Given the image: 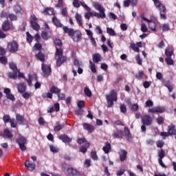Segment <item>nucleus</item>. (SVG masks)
I'll use <instances>...</instances> for the list:
<instances>
[{
  "label": "nucleus",
  "instance_id": "f257e3e1",
  "mask_svg": "<svg viewBox=\"0 0 176 176\" xmlns=\"http://www.w3.org/2000/svg\"><path fill=\"white\" fill-rule=\"evenodd\" d=\"M56 50L55 56L56 57H58L56 59V67H61L64 63H66L68 58L63 55V52L62 49L56 48Z\"/></svg>",
  "mask_w": 176,
  "mask_h": 176
},
{
  "label": "nucleus",
  "instance_id": "f03ea898",
  "mask_svg": "<svg viewBox=\"0 0 176 176\" xmlns=\"http://www.w3.org/2000/svg\"><path fill=\"white\" fill-rule=\"evenodd\" d=\"M153 123V118L148 114H146L142 117V126L141 130L143 133L146 131V126H152Z\"/></svg>",
  "mask_w": 176,
  "mask_h": 176
},
{
  "label": "nucleus",
  "instance_id": "7ed1b4c3",
  "mask_svg": "<svg viewBox=\"0 0 176 176\" xmlns=\"http://www.w3.org/2000/svg\"><path fill=\"white\" fill-rule=\"evenodd\" d=\"M106 100L107 101V108H112L113 107V102L118 101V95L116 91L111 90L109 95L106 96Z\"/></svg>",
  "mask_w": 176,
  "mask_h": 176
},
{
  "label": "nucleus",
  "instance_id": "20e7f679",
  "mask_svg": "<svg viewBox=\"0 0 176 176\" xmlns=\"http://www.w3.org/2000/svg\"><path fill=\"white\" fill-rule=\"evenodd\" d=\"M50 92L48 93H43L41 96L42 98H50V100H52L53 94H59V93H61V89L56 86H52L50 88Z\"/></svg>",
  "mask_w": 176,
  "mask_h": 176
},
{
  "label": "nucleus",
  "instance_id": "39448f33",
  "mask_svg": "<svg viewBox=\"0 0 176 176\" xmlns=\"http://www.w3.org/2000/svg\"><path fill=\"white\" fill-rule=\"evenodd\" d=\"M94 7L96 10H98L100 13L95 12V17H97V19H105L107 17V15H105V9L101 6V4L98 3H94Z\"/></svg>",
  "mask_w": 176,
  "mask_h": 176
},
{
  "label": "nucleus",
  "instance_id": "423d86ee",
  "mask_svg": "<svg viewBox=\"0 0 176 176\" xmlns=\"http://www.w3.org/2000/svg\"><path fill=\"white\" fill-rule=\"evenodd\" d=\"M30 24L34 31H39V30H41V26L39 23H38V18H36L35 14H32L30 16Z\"/></svg>",
  "mask_w": 176,
  "mask_h": 176
},
{
  "label": "nucleus",
  "instance_id": "0eeeda50",
  "mask_svg": "<svg viewBox=\"0 0 176 176\" xmlns=\"http://www.w3.org/2000/svg\"><path fill=\"white\" fill-rule=\"evenodd\" d=\"M7 49L10 53H17L19 52V44L14 41H10L8 43Z\"/></svg>",
  "mask_w": 176,
  "mask_h": 176
},
{
  "label": "nucleus",
  "instance_id": "6e6552de",
  "mask_svg": "<svg viewBox=\"0 0 176 176\" xmlns=\"http://www.w3.org/2000/svg\"><path fill=\"white\" fill-rule=\"evenodd\" d=\"M16 144H19L21 151L24 152L27 149L25 144H27V138L24 136H21L16 139Z\"/></svg>",
  "mask_w": 176,
  "mask_h": 176
},
{
  "label": "nucleus",
  "instance_id": "1a4fd4ad",
  "mask_svg": "<svg viewBox=\"0 0 176 176\" xmlns=\"http://www.w3.org/2000/svg\"><path fill=\"white\" fill-rule=\"evenodd\" d=\"M165 111L166 109L162 107H156L148 109L149 113H163V112H165Z\"/></svg>",
  "mask_w": 176,
  "mask_h": 176
},
{
  "label": "nucleus",
  "instance_id": "9d476101",
  "mask_svg": "<svg viewBox=\"0 0 176 176\" xmlns=\"http://www.w3.org/2000/svg\"><path fill=\"white\" fill-rule=\"evenodd\" d=\"M63 30L65 32V34H67L69 36H74L75 32L76 30H74L72 28H69L67 26H63Z\"/></svg>",
  "mask_w": 176,
  "mask_h": 176
},
{
  "label": "nucleus",
  "instance_id": "9b49d317",
  "mask_svg": "<svg viewBox=\"0 0 176 176\" xmlns=\"http://www.w3.org/2000/svg\"><path fill=\"white\" fill-rule=\"evenodd\" d=\"M155 6L157 8V9H159L162 13H164L166 12V6L164 5H162L159 0H155L154 1Z\"/></svg>",
  "mask_w": 176,
  "mask_h": 176
},
{
  "label": "nucleus",
  "instance_id": "f8f14e48",
  "mask_svg": "<svg viewBox=\"0 0 176 176\" xmlns=\"http://www.w3.org/2000/svg\"><path fill=\"white\" fill-rule=\"evenodd\" d=\"M41 69L45 75H50L52 74V67L47 66L45 63H42Z\"/></svg>",
  "mask_w": 176,
  "mask_h": 176
},
{
  "label": "nucleus",
  "instance_id": "ddd939ff",
  "mask_svg": "<svg viewBox=\"0 0 176 176\" xmlns=\"http://www.w3.org/2000/svg\"><path fill=\"white\" fill-rule=\"evenodd\" d=\"M67 174L72 176H80V172L78 171L74 168H67Z\"/></svg>",
  "mask_w": 176,
  "mask_h": 176
},
{
  "label": "nucleus",
  "instance_id": "4468645a",
  "mask_svg": "<svg viewBox=\"0 0 176 176\" xmlns=\"http://www.w3.org/2000/svg\"><path fill=\"white\" fill-rule=\"evenodd\" d=\"M17 89L19 93L23 94V93H25V90H27V85L25 82H21L17 86Z\"/></svg>",
  "mask_w": 176,
  "mask_h": 176
},
{
  "label": "nucleus",
  "instance_id": "2eb2a0df",
  "mask_svg": "<svg viewBox=\"0 0 176 176\" xmlns=\"http://www.w3.org/2000/svg\"><path fill=\"white\" fill-rule=\"evenodd\" d=\"M25 166L27 168V169L29 170V171H34V170H35V164L34 163H32L30 161H26L25 162Z\"/></svg>",
  "mask_w": 176,
  "mask_h": 176
},
{
  "label": "nucleus",
  "instance_id": "dca6fc26",
  "mask_svg": "<svg viewBox=\"0 0 176 176\" xmlns=\"http://www.w3.org/2000/svg\"><path fill=\"white\" fill-rule=\"evenodd\" d=\"M92 60L95 64H97L100 63V61H102V57L101 56V54L96 53L95 54L92 55Z\"/></svg>",
  "mask_w": 176,
  "mask_h": 176
},
{
  "label": "nucleus",
  "instance_id": "f3484780",
  "mask_svg": "<svg viewBox=\"0 0 176 176\" xmlns=\"http://www.w3.org/2000/svg\"><path fill=\"white\" fill-rule=\"evenodd\" d=\"M84 129L88 131V133H91L94 131V126L89 124V123H84L82 124Z\"/></svg>",
  "mask_w": 176,
  "mask_h": 176
},
{
  "label": "nucleus",
  "instance_id": "a211bd4d",
  "mask_svg": "<svg viewBox=\"0 0 176 176\" xmlns=\"http://www.w3.org/2000/svg\"><path fill=\"white\" fill-rule=\"evenodd\" d=\"M120 162H124L126 159H127V151L126 150H121L120 151Z\"/></svg>",
  "mask_w": 176,
  "mask_h": 176
},
{
  "label": "nucleus",
  "instance_id": "6ab92c4d",
  "mask_svg": "<svg viewBox=\"0 0 176 176\" xmlns=\"http://www.w3.org/2000/svg\"><path fill=\"white\" fill-rule=\"evenodd\" d=\"M168 133L169 135H176V127L175 125L171 124L168 126Z\"/></svg>",
  "mask_w": 176,
  "mask_h": 176
},
{
  "label": "nucleus",
  "instance_id": "aec40b11",
  "mask_svg": "<svg viewBox=\"0 0 176 176\" xmlns=\"http://www.w3.org/2000/svg\"><path fill=\"white\" fill-rule=\"evenodd\" d=\"M43 13L45 16H52L54 14V9H53L52 8H46L43 11Z\"/></svg>",
  "mask_w": 176,
  "mask_h": 176
},
{
  "label": "nucleus",
  "instance_id": "412c9836",
  "mask_svg": "<svg viewBox=\"0 0 176 176\" xmlns=\"http://www.w3.org/2000/svg\"><path fill=\"white\" fill-rule=\"evenodd\" d=\"M59 140L63 141V142H72V138L68 137V135L63 134L59 136Z\"/></svg>",
  "mask_w": 176,
  "mask_h": 176
},
{
  "label": "nucleus",
  "instance_id": "4be33fe9",
  "mask_svg": "<svg viewBox=\"0 0 176 176\" xmlns=\"http://www.w3.org/2000/svg\"><path fill=\"white\" fill-rule=\"evenodd\" d=\"M16 123L19 124H24V122H25V118H24V116L20 114H16Z\"/></svg>",
  "mask_w": 176,
  "mask_h": 176
},
{
  "label": "nucleus",
  "instance_id": "5701e85b",
  "mask_svg": "<svg viewBox=\"0 0 176 176\" xmlns=\"http://www.w3.org/2000/svg\"><path fill=\"white\" fill-rule=\"evenodd\" d=\"M52 23L58 28H61L63 27V24L56 16L52 17Z\"/></svg>",
  "mask_w": 176,
  "mask_h": 176
},
{
  "label": "nucleus",
  "instance_id": "b1692460",
  "mask_svg": "<svg viewBox=\"0 0 176 176\" xmlns=\"http://www.w3.org/2000/svg\"><path fill=\"white\" fill-rule=\"evenodd\" d=\"M36 58L39 60V61H41V63H45V54L42 52H39L38 54H36Z\"/></svg>",
  "mask_w": 176,
  "mask_h": 176
},
{
  "label": "nucleus",
  "instance_id": "393cba45",
  "mask_svg": "<svg viewBox=\"0 0 176 176\" xmlns=\"http://www.w3.org/2000/svg\"><path fill=\"white\" fill-rule=\"evenodd\" d=\"M2 30L3 31H9L10 30V23H9V21L6 20L3 22Z\"/></svg>",
  "mask_w": 176,
  "mask_h": 176
},
{
  "label": "nucleus",
  "instance_id": "a878e982",
  "mask_svg": "<svg viewBox=\"0 0 176 176\" xmlns=\"http://www.w3.org/2000/svg\"><path fill=\"white\" fill-rule=\"evenodd\" d=\"M104 145L102 148L104 153H109V151L111 149V143L109 142H105Z\"/></svg>",
  "mask_w": 176,
  "mask_h": 176
},
{
  "label": "nucleus",
  "instance_id": "bb28decb",
  "mask_svg": "<svg viewBox=\"0 0 176 176\" xmlns=\"http://www.w3.org/2000/svg\"><path fill=\"white\" fill-rule=\"evenodd\" d=\"M148 23V28L151 31H156V22L152 21V20H148L147 21Z\"/></svg>",
  "mask_w": 176,
  "mask_h": 176
},
{
  "label": "nucleus",
  "instance_id": "cd10ccee",
  "mask_svg": "<svg viewBox=\"0 0 176 176\" xmlns=\"http://www.w3.org/2000/svg\"><path fill=\"white\" fill-rule=\"evenodd\" d=\"M124 131L125 133V137L126 140H131L133 138V136L131 135V133L130 132V129L127 127H124Z\"/></svg>",
  "mask_w": 176,
  "mask_h": 176
},
{
  "label": "nucleus",
  "instance_id": "c85d7f7f",
  "mask_svg": "<svg viewBox=\"0 0 176 176\" xmlns=\"http://www.w3.org/2000/svg\"><path fill=\"white\" fill-rule=\"evenodd\" d=\"M75 19L78 23V24L82 27L83 26V22L82 21V15H80V14L78 13H76V16H75Z\"/></svg>",
  "mask_w": 176,
  "mask_h": 176
},
{
  "label": "nucleus",
  "instance_id": "c756f323",
  "mask_svg": "<svg viewBox=\"0 0 176 176\" xmlns=\"http://www.w3.org/2000/svg\"><path fill=\"white\" fill-rule=\"evenodd\" d=\"M75 35L76 38L75 37H73V41H75L76 42H79L80 41V38H82V32L79 30H76Z\"/></svg>",
  "mask_w": 176,
  "mask_h": 176
},
{
  "label": "nucleus",
  "instance_id": "7c9ffc66",
  "mask_svg": "<svg viewBox=\"0 0 176 176\" xmlns=\"http://www.w3.org/2000/svg\"><path fill=\"white\" fill-rule=\"evenodd\" d=\"M115 138L122 139L123 138V131L119 130L113 133Z\"/></svg>",
  "mask_w": 176,
  "mask_h": 176
},
{
  "label": "nucleus",
  "instance_id": "2f4dec72",
  "mask_svg": "<svg viewBox=\"0 0 176 176\" xmlns=\"http://www.w3.org/2000/svg\"><path fill=\"white\" fill-rule=\"evenodd\" d=\"M173 54H174L173 50H170V48L166 49L165 56H166L167 58L173 57Z\"/></svg>",
  "mask_w": 176,
  "mask_h": 176
},
{
  "label": "nucleus",
  "instance_id": "473e14b6",
  "mask_svg": "<svg viewBox=\"0 0 176 176\" xmlns=\"http://www.w3.org/2000/svg\"><path fill=\"white\" fill-rule=\"evenodd\" d=\"M56 126L54 127V131H60L64 129V124H60V122H56Z\"/></svg>",
  "mask_w": 176,
  "mask_h": 176
},
{
  "label": "nucleus",
  "instance_id": "72a5a7b5",
  "mask_svg": "<svg viewBox=\"0 0 176 176\" xmlns=\"http://www.w3.org/2000/svg\"><path fill=\"white\" fill-rule=\"evenodd\" d=\"M14 12L16 13V14H19L20 13L21 14H23V12H21V7L19 5H16L13 7Z\"/></svg>",
  "mask_w": 176,
  "mask_h": 176
},
{
  "label": "nucleus",
  "instance_id": "f704fd0d",
  "mask_svg": "<svg viewBox=\"0 0 176 176\" xmlns=\"http://www.w3.org/2000/svg\"><path fill=\"white\" fill-rule=\"evenodd\" d=\"M89 68L94 74L97 72V69H96V64L93 63L91 60H89Z\"/></svg>",
  "mask_w": 176,
  "mask_h": 176
},
{
  "label": "nucleus",
  "instance_id": "c9c22d12",
  "mask_svg": "<svg viewBox=\"0 0 176 176\" xmlns=\"http://www.w3.org/2000/svg\"><path fill=\"white\" fill-rule=\"evenodd\" d=\"M144 75H145V74L144 73V71H140L135 75V78L138 79V80H141L142 78H144Z\"/></svg>",
  "mask_w": 176,
  "mask_h": 176
},
{
  "label": "nucleus",
  "instance_id": "e433bc0d",
  "mask_svg": "<svg viewBox=\"0 0 176 176\" xmlns=\"http://www.w3.org/2000/svg\"><path fill=\"white\" fill-rule=\"evenodd\" d=\"M26 41L28 42V43H32V41H34V37L30 34L29 32H26Z\"/></svg>",
  "mask_w": 176,
  "mask_h": 176
},
{
  "label": "nucleus",
  "instance_id": "4c0bfd02",
  "mask_svg": "<svg viewBox=\"0 0 176 176\" xmlns=\"http://www.w3.org/2000/svg\"><path fill=\"white\" fill-rule=\"evenodd\" d=\"M84 93H85V96H87V97H91L93 96V94L91 93V91L87 87H86L84 89Z\"/></svg>",
  "mask_w": 176,
  "mask_h": 176
},
{
  "label": "nucleus",
  "instance_id": "58836bf2",
  "mask_svg": "<svg viewBox=\"0 0 176 176\" xmlns=\"http://www.w3.org/2000/svg\"><path fill=\"white\" fill-rule=\"evenodd\" d=\"M17 74H19V72H9L8 76L11 79H17Z\"/></svg>",
  "mask_w": 176,
  "mask_h": 176
},
{
  "label": "nucleus",
  "instance_id": "ea45409f",
  "mask_svg": "<svg viewBox=\"0 0 176 176\" xmlns=\"http://www.w3.org/2000/svg\"><path fill=\"white\" fill-rule=\"evenodd\" d=\"M3 133H4V135H6L7 138H13V134L10 133V131H9V129H5Z\"/></svg>",
  "mask_w": 176,
  "mask_h": 176
},
{
  "label": "nucleus",
  "instance_id": "a19ab883",
  "mask_svg": "<svg viewBox=\"0 0 176 176\" xmlns=\"http://www.w3.org/2000/svg\"><path fill=\"white\" fill-rule=\"evenodd\" d=\"M107 34H109V35H111V36H115L116 35V32H115V30L110 28H107Z\"/></svg>",
  "mask_w": 176,
  "mask_h": 176
},
{
  "label": "nucleus",
  "instance_id": "79ce46f5",
  "mask_svg": "<svg viewBox=\"0 0 176 176\" xmlns=\"http://www.w3.org/2000/svg\"><path fill=\"white\" fill-rule=\"evenodd\" d=\"M0 63L1 64H3V65H6L8 64V58L6 56H3L0 57Z\"/></svg>",
  "mask_w": 176,
  "mask_h": 176
},
{
  "label": "nucleus",
  "instance_id": "37998d69",
  "mask_svg": "<svg viewBox=\"0 0 176 176\" xmlns=\"http://www.w3.org/2000/svg\"><path fill=\"white\" fill-rule=\"evenodd\" d=\"M3 120L4 123H10V121L12 120V119H10V115L6 114L3 117Z\"/></svg>",
  "mask_w": 176,
  "mask_h": 176
},
{
  "label": "nucleus",
  "instance_id": "c03bdc74",
  "mask_svg": "<svg viewBox=\"0 0 176 176\" xmlns=\"http://www.w3.org/2000/svg\"><path fill=\"white\" fill-rule=\"evenodd\" d=\"M74 64L76 68H79L83 65L82 62L79 61L78 59L74 60Z\"/></svg>",
  "mask_w": 176,
  "mask_h": 176
},
{
  "label": "nucleus",
  "instance_id": "a18cd8bd",
  "mask_svg": "<svg viewBox=\"0 0 176 176\" xmlns=\"http://www.w3.org/2000/svg\"><path fill=\"white\" fill-rule=\"evenodd\" d=\"M131 49L136 52L137 53H140V48L135 45V43H131L130 45Z\"/></svg>",
  "mask_w": 176,
  "mask_h": 176
},
{
  "label": "nucleus",
  "instance_id": "49530a36",
  "mask_svg": "<svg viewBox=\"0 0 176 176\" xmlns=\"http://www.w3.org/2000/svg\"><path fill=\"white\" fill-rule=\"evenodd\" d=\"M75 115L77 116H82L83 115V109L78 108L75 110Z\"/></svg>",
  "mask_w": 176,
  "mask_h": 176
},
{
  "label": "nucleus",
  "instance_id": "de8ad7c7",
  "mask_svg": "<svg viewBox=\"0 0 176 176\" xmlns=\"http://www.w3.org/2000/svg\"><path fill=\"white\" fill-rule=\"evenodd\" d=\"M91 157L93 160H98V155H97V151L91 152Z\"/></svg>",
  "mask_w": 176,
  "mask_h": 176
},
{
  "label": "nucleus",
  "instance_id": "09e8293b",
  "mask_svg": "<svg viewBox=\"0 0 176 176\" xmlns=\"http://www.w3.org/2000/svg\"><path fill=\"white\" fill-rule=\"evenodd\" d=\"M165 62L168 65H174V60L171 58H165Z\"/></svg>",
  "mask_w": 176,
  "mask_h": 176
},
{
  "label": "nucleus",
  "instance_id": "8fccbe9b",
  "mask_svg": "<svg viewBox=\"0 0 176 176\" xmlns=\"http://www.w3.org/2000/svg\"><path fill=\"white\" fill-rule=\"evenodd\" d=\"M8 18L10 19V21H16V20H17V16L14 14H9Z\"/></svg>",
  "mask_w": 176,
  "mask_h": 176
},
{
  "label": "nucleus",
  "instance_id": "3c124183",
  "mask_svg": "<svg viewBox=\"0 0 176 176\" xmlns=\"http://www.w3.org/2000/svg\"><path fill=\"white\" fill-rule=\"evenodd\" d=\"M169 30H170V25H168V23H164L162 25L163 32H166V31H169Z\"/></svg>",
  "mask_w": 176,
  "mask_h": 176
},
{
  "label": "nucleus",
  "instance_id": "603ef678",
  "mask_svg": "<svg viewBox=\"0 0 176 176\" xmlns=\"http://www.w3.org/2000/svg\"><path fill=\"white\" fill-rule=\"evenodd\" d=\"M10 68L13 70V72H19V69H17V66L14 63H10Z\"/></svg>",
  "mask_w": 176,
  "mask_h": 176
},
{
  "label": "nucleus",
  "instance_id": "864d4df0",
  "mask_svg": "<svg viewBox=\"0 0 176 176\" xmlns=\"http://www.w3.org/2000/svg\"><path fill=\"white\" fill-rule=\"evenodd\" d=\"M77 142H78V144H79L80 145H82V144H85V143L87 142V140H86L85 138H78V139L77 140Z\"/></svg>",
  "mask_w": 176,
  "mask_h": 176
},
{
  "label": "nucleus",
  "instance_id": "5fc2aeb1",
  "mask_svg": "<svg viewBox=\"0 0 176 176\" xmlns=\"http://www.w3.org/2000/svg\"><path fill=\"white\" fill-rule=\"evenodd\" d=\"M41 36L44 41H47V39H49V34L47 32H42Z\"/></svg>",
  "mask_w": 176,
  "mask_h": 176
},
{
  "label": "nucleus",
  "instance_id": "6e6d98bb",
  "mask_svg": "<svg viewBox=\"0 0 176 176\" xmlns=\"http://www.w3.org/2000/svg\"><path fill=\"white\" fill-rule=\"evenodd\" d=\"M135 58L138 65H142V59L141 58V56H140V55H136Z\"/></svg>",
  "mask_w": 176,
  "mask_h": 176
},
{
  "label": "nucleus",
  "instance_id": "4d7b16f0",
  "mask_svg": "<svg viewBox=\"0 0 176 176\" xmlns=\"http://www.w3.org/2000/svg\"><path fill=\"white\" fill-rule=\"evenodd\" d=\"M156 122H157V124H163V123H164V118L162 116L158 117L156 119Z\"/></svg>",
  "mask_w": 176,
  "mask_h": 176
},
{
  "label": "nucleus",
  "instance_id": "13d9d810",
  "mask_svg": "<svg viewBox=\"0 0 176 176\" xmlns=\"http://www.w3.org/2000/svg\"><path fill=\"white\" fill-rule=\"evenodd\" d=\"M120 111L122 113H126V112H127V107H126V104H122L120 105Z\"/></svg>",
  "mask_w": 176,
  "mask_h": 176
},
{
  "label": "nucleus",
  "instance_id": "bf43d9fd",
  "mask_svg": "<svg viewBox=\"0 0 176 176\" xmlns=\"http://www.w3.org/2000/svg\"><path fill=\"white\" fill-rule=\"evenodd\" d=\"M10 123L11 124V127H13L14 129H16V127H17V122H16V120L11 119Z\"/></svg>",
  "mask_w": 176,
  "mask_h": 176
},
{
  "label": "nucleus",
  "instance_id": "052dcab7",
  "mask_svg": "<svg viewBox=\"0 0 176 176\" xmlns=\"http://www.w3.org/2000/svg\"><path fill=\"white\" fill-rule=\"evenodd\" d=\"M158 156L159 159H163L166 155L164 154V151L163 149H161L158 151Z\"/></svg>",
  "mask_w": 176,
  "mask_h": 176
},
{
  "label": "nucleus",
  "instance_id": "680f3d73",
  "mask_svg": "<svg viewBox=\"0 0 176 176\" xmlns=\"http://www.w3.org/2000/svg\"><path fill=\"white\" fill-rule=\"evenodd\" d=\"M57 96H58V100L59 101L65 100V95L64 94H61V92H59V94H58Z\"/></svg>",
  "mask_w": 176,
  "mask_h": 176
},
{
  "label": "nucleus",
  "instance_id": "e2e57ef3",
  "mask_svg": "<svg viewBox=\"0 0 176 176\" xmlns=\"http://www.w3.org/2000/svg\"><path fill=\"white\" fill-rule=\"evenodd\" d=\"M151 85H152L151 81H144L143 82V87H144V89H148V87L151 86Z\"/></svg>",
  "mask_w": 176,
  "mask_h": 176
},
{
  "label": "nucleus",
  "instance_id": "0e129e2a",
  "mask_svg": "<svg viewBox=\"0 0 176 176\" xmlns=\"http://www.w3.org/2000/svg\"><path fill=\"white\" fill-rule=\"evenodd\" d=\"M140 107L138 106V104H133L131 107V111L133 112H137V111H138Z\"/></svg>",
  "mask_w": 176,
  "mask_h": 176
},
{
  "label": "nucleus",
  "instance_id": "69168bd1",
  "mask_svg": "<svg viewBox=\"0 0 176 176\" xmlns=\"http://www.w3.org/2000/svg\"><path fill=\"white\" fill-rule=\"evenodd\" d=\"M51 152H53V153H57L58 152V148H56V146L53 145L50 146Z\"/></svg>",
  "mask_w": 176,
  "mask_h": 176
},
{
  "label": "nucleus",
  "instance_id": "338daca9",
  "mask_svg": "<svg viewBox=\"0 0 176 176\" xmlns=\"http://www.w3.org/2000/svg\"><path fill=\"white\" fill-rule=\"evenodd\" d=\"M156 145L157 148H162V146H164V142H163V140H158L156 142Z\"/></svg>",
  "mask_w": 176,
  "mask_h": 176
},
{
  "label": "nucleus",
  "instance_id": "774afa93",
  "mask_svg": "<svg viewBox=\"0 0 176 176\" xmlns=\"http://www.w3.org/2000/svg\"><path fill=\"white\" fill-rule=\"evenodd\" d=\"M141 31L142 32H148V27L145 23H142L141 26Z\"/></svg>",
  "mask_w": 176,
  "mask_h": 176
}]
</instances>
